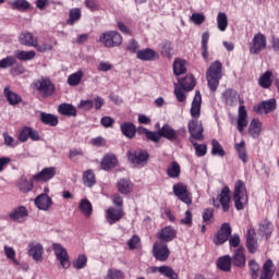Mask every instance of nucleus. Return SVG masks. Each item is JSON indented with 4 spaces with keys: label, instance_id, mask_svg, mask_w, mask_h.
<instances>
[{
    "label": "nucleus",
    "instance_id": "f257e3e1",
    "mask_svg": "<svg viewBox=\"0 0 279 279\" xmlns=\"http://www.w3.org/2000/svg\"><path fill=\"white\" fill-rule=\"evenodd\" d=\"M221 77H223V63L216 60L209 65L206 72L207 85L211 93H217Z\"/></svg>",
    "mask_w": 279,
    "mask_h": 279
},
{
    "label": "nucleus",
    "instance_id": "f03ea898",
    "mask_svg": "<svg viewBox=\"0 0 279 279\" xmlns=\"http://www.w3.org/2000/svg\"><path fill=\"white\" fill-rule=\"evenodd\" d=\"M247 187L242 180L235 182L233 192V202L236 210H243L248 202Z\"/></svg>",
    "mask_w": 279,
    "mask_h": 279
},
{
    "label": "nucleus",
    "instance_id": "7ed1b4c3",
    "mask_svg": "<svg viewBox=\"0 0 279 279\" xmlns=\"http://www.w3.org/2000/svg\"><path fill=\"white\" fill-rule=\"evenodd\" d=\"M99 43L107 47V49H113V47H121L123 45V36L117 31H107L100 34Z\"/></svg>",
    "mask_w": 279,
    "mask_h": 279
},
{
    "label": "nucleus",
    "instance_id": "20e7f679",
    "mask_svg": "<svg viewBox=\"0 0 279 279\" xmlns=\"http://www.w3.org/2000/svg\"><path fill=\"white\" fill-rule=\"evenodd\" d=\"M155 143H160V138H166L170 143L180 141V131H175L169 124H163L162 128L155 133Z\"/></svg>",
    "mask_w": 279,
    "mask_h": 279
},
{
    "label": "nucleus",
    "instance_id": "39448f33",
    "mask_svg": "<svg viewBox=\"0 0 279 279\" xmlns=\"http://www.w3.org/2000/svg\"><path fill=\"white\" fill-rule=\"evenodd\" d=\"M126 156L129 162L136 167H145L149 160V153L145 149L129 150Z\"/></svg>",
    "mask_w": 279,
    "mask_h": 279
},
{
    "label": "nucleus",
    "instance_id": "423d86ee",
    "mask_svg": "<svg viewBox=\"0 0 279 279\" xmlns=\"http://www.w3.org/2000/svg\"><path fill=\"white\" fill-rule=\"evenodd\" d=\"M35 88L40 93L41 97H52V95H56V85L47 77L36 81Z\"/></svg>",
    "mask_w": 279,
    "mask_h": 279
},
{
    "label": "nucleus",
    "instance_id": "0eeeda50",
    "mask_svg": "<svg viewBox=\"0 0 279 279\" xmlns=\"http://www.w3.org/2000/svg\"><path fill=\"white\" fill-rule=\"evenodd\" d=\"M153 256L159 263H166V260H169V256H171L169 245L165 242L156 241L153 245Z\"/></svg>",
    "mask_w": 279,
    "mask_h": 279
},
{
    "label": "nucleus",
    "instance_id": "6e6552de",
    "mask_svg": "<svg viewBox=\"0 0 279 279\" xmlns=\"http://www.w3.org/2000/svg\"><path fill=\"white\" fill-rule=\"evenodd\" d=\"M187 130L190 133V143H193V141H204V125L202 124V121L190 120Z\"/></svg>",
    "mask_w": 279,
    "mask_h": 279
},
{
    "label": "nucleus",
    "instance_id": "1a4fd4ad",
    "mask_svg": "<svg viewBox=\"0 0 279 279\" xmlns=\"http://www.w3.org/2000/svg\"><path fill=\"white\" fill-rule=\"evenodd\" d=\"M264 49H267V37L263 33H257L250 43V53L258 56Z\"/></svg>",
    "mask_w": 279,
    "mask_h": 279
},
{
    "label": "nucleus",
    "instance_id": "9d476101",
    "mask_svg": "<svg viewBox=\"0 0 279 279\" xmlns=\"http://www.w3.org/2000/svg\"><path fill=\"white\" fill-rule=\"evenodd\" d=\"M173 193L180 202H183V204H186L187 206H191L193 204V197L191 196V192H189V187L184 183H177L173 185Z\"/></svg>",
    "mask_w": 279,
    "mask_h": 279
},
{
    "label": "nucleus",
    "instance_id": "9b49d317",
    "mask_svg": "<svg viewBox=\"0 0 279 279\" xmlns=\"http://www.w3.org/2000/svg\"><path fill=\"white\" fill-rule=\"evenodd\" d=\"M52 250L61 267L63 269H69V267H71V260L69 259V253L66 252V248H64V246H62V244L60 243H53Z\"/></svg>",
    "mask_w": 279,
    "mask_h": 279
},
{
    "label": "nucleus",
    "instance_id": "f8f14e48",
    "mask_svg": "<svg viewBox=\"0 0 279 279\" xmlns=\"http://www.w3.org/2000/svg\"><path fill=\"white\" fill-rule=\"evenodd\" d=\"M230 236H232V227H230V223L225 222L214 236V243L215 245H223V243H226Z\"/></svg>",
    "mask_w": 279,
    "mask_h": 279
},
{
    "label": "nucleus",
    "instance_id": "ddd939ff",
    "mask_svg": "<svg viewBox=\"0 0 279 279\" xmlns=\"http://www.w3.org/2000/svg\"><path fill=\"white\" fill-rule=\"evenodd\" d=\"M105 217L107 219V223H109V226H112L119 222L120 219H123V217H125V211L123 210V208L109 207L106 210Z\"/></svg>",
    "mask_w": 279,
    "mask_h": 279
},
{
    "label": "nucleus",
    "instance_id": "4468645a",
    "mask_svg": "<svg viewBox=\"0 0 279 279\" xmlns=\"http://www.w3.org/2000/svg\"><path fill=\"white\" fill-rule=\"evenodd\" d=\"M27 217H29V211L25 206H19L9 214V219L16 223H24V221H27Z\"/></svg>",
    "mask_w": 279,
    "mask_h": 279
},
{
    "label": "nucleus",
    "instance_id": "2eb2a0df",
    "mask_svg": "<svg viewBox=\"0 0 279 279\" xmlns=\"http://www.w3.org/2000/svg\"><path fill=\"white\" fill-rule=\"evenodd\" d=\"M28 138H31V141H40V134L33 128L24 126L20 131L19 141L20 143H27Z\"/></svg>",
    "mask_w": 279,
    "mask_h": 279
},
{
    "label": "nucleus",
    "instance_id": "dca6fc26",
    "mask_svg": "<svg viewBox=\"0 0 279 279\" xmlns=\"http://www.w3.org/2000/svg\"><path fill=\"white\" fill-rule=\"evenodd\" d=\"M43 254H45V247L43 244L31 242L28 244V256H32L36 263H43Z\"/></svg>",
    "mask_w": 279,
    "mask_h": 279
},
{
    "label": "nucleus",
    "instance_id": "f3484780",
    "mask_svg": "<svg viewBox=\"0 0 279 279\" xmlns=\"http://www.w3.org/2000/svg\"><path fill=\"white\" fill-rule=\"evenodd\" d=\"M253 110L256 112V114H263V112L265 114H269V112H274V110H276V99L272 98L266 101H262L258 105H255Z\"/></svg>",
    "mask_w": 279,
    "mask_h": 279
},
{
    "label": "nucleus",
    "instance_id": "a211bd4d",
    "mask_svg": "<svg viewBox=\"0 0 279 279\" xmlns=\"http://www.w3.org/2000/svg\"><path fill=\"white\" fill-rule=\"evenodd\" d=\"M190 112L192 119L194 120H198L199 117H202V94L199 93V90L195 93Z\"/></svg>",
    "mask_w": 279,
    "mask_h": 279
},
{
    "label": "nucleus",
    "instance_id": "6ab92c4d",
    "mask_svg": "<svg viewBox=\"0 0 279 279\" xmlns=\"http://www.w3.org/2000/svg\"><path fill=\"white\" fill-rule=\"evenodd\" d=\"M56 167L44 168L39 173L33 177L35 182H49V180H53L56 178Z\"/></svg>",
    "mask_w": 279,
    "mask_h": 279
},
{
    "label": "nucleus",
    "instance_id": "aec40b11",
    "mask_svg": "<svg viewBox=\"0 0 279 279\" xmlns=\"http://www.w3.org/2000/svg\"><path fill=\"white\" fill-rule=\"evenodd\" d=\"M175 236H178V231L171 226L161 229L160 232L157 233V239L162 243H171Z\"/></svg>",
    "mask_w": 279,
    "mask_h": 279
},
{
    "label": "nucleus",
    "instance_id": "412c9836",
    "mask_svg": "<svg viewBox=\"0 0 279 279\" xmlns=\"http://www.w3.org/2000/svg\"><path fill=\"white\" fill-rule=\"evenodd\" d=\"M246 247L250 254H256L258 250V240H256V230H254V228L247 229Z\"/></svg>",
    "mask_w": 279,
    "mask_h": 279
},
{
    "label": "nucleus",
    "instance_id": "4be33fe9",
    "mask_svg": "<svg viewBox=\"0 0 279 279\" xmlns=\"http://www.w3.org/2000/svg\"><path fill=\"white\" fill-rule=\"evenodd\" d=\"M119 165V159H117V155L109 153L104 156L100 162V167L104 171H110V169H114Z\"/></svg>",
    "mask_w": 279,
    "mask_h": 279
},
{
    "label": "nucleus",
    "instance_id": "5701e85b",
    "mask_svg": "<svg viewBox=\"0 0 279 279\" xmlns=\"http://www.w3.org/2000/svg\"><path fill=\"white\" fill-rule=\"evenodd\" d=\"M136 58L137 60H142L143 62H154V60H158L160 56L158 54V52H156V50L146 48L137 51Z\"/></svg>",
    "mask_w": 279,
    "mask_h": 279
},
{
    "label": "nucleus",
    "instance_id": "b1692460",
    "mask_svg": "<svg viewBox=\"0 0 279 279\" xmlns=\"http://www.w3.org/2000/svg\"><path fill=\"white\" fill-rule=\"evenodd\" d=\"M35 206L39 210H49L53 206V201L49 195L43 193L35 198Z\"/></svg>",
    "mask_w": 279,
    "mask_h": 279
},
{
    "label": "nucleus",
    "instance_id": "393cba45",
    "mask_svg": "<svg viewBox=\"0 0 279 279\" xmlns=\"http://www.w3.org/2000/svg\"><path fill=\"white\" fill-rule=\"evenodd\" d=\"M120 132L125 138L132 140L136 137V124L134 122H122L120 124Z\"/></svg>",
    "mask_w": 279,
    "mask_h": 279
},
{
    "label": "nucleus",
    "instance_id": "a878e982",
    "mask_svg": "<svg viewBox=\"0 0 279 279\" xmlns=\"http://www.w3.org/2000/svg\"><path fill=\"white\" fill-rule=\"evenodd\" d=\"M222 99L226 106H230L232 108L236 106V101H239V93L232 88H228L222 93Z\"/></svg>",
    "mask_w": 279,
    "mask_h": 279
},
{
    "label": "nucleus",
    "instance_id": "bb28decb",
    "mask_svg": "<svg viewBox=\"0 0 279 279\" xmlns=\"http://www.w3.org/2000/svg\"><path fill=\"white\" fill-rule=\"evenodd\" d=\"M20 45L24 47H36L38 37L34 36L31 32H23L19 36Z\"/></svg>",
    "mask_w": 279,
    "mask_h": 279
},
{
    "label": "nucleus",
    "instance_id": "cd10ccee",
    "mask_svg": "<svg viewBox=\"0 0 279 279\" xmlns=\"http://www.w3.org/2000/svg\"><path fill=\"white\" fill-rule=\"evenodd\" d=\"M150 271L151 274H157L158 271L159 274H161V276H166V278L169 279H178V274L175 272V270H173V268L169 266H151Z\"/></svg>",
    "mask_w": 279,
    "mask_h": 279
},
{
    "label": "nucleus",
    "instance_id": "c85d7f7f",
    "mask_svg": "<svg viewBox=\"0 0 279 279\" xmlns=\"http://www.w3.org/2000/svg\"><path fill=\"white\" fill-rule=\"evenodd\" d=\"M219 202L222 206L223 213H228L230 210V187L223 186L221 193L219 195Z\"/></svg>",
    "mask_w": 279,
    "mask_h": 279
},
{
    "label": "nucleus",
    "instance_id": "c756f323",
    "mask_svg": "<svg viewBox=\"0 0 279 279\" xmlns=\"http://www.w3.org/2000/svg\"><path fill=\"white\" fill-rule=\"evenodd\" d=\"M231 263L234 265V267H245V248L240 246L231 257Z\"/></svg>",
    "mask_w": 279,
    "mask_h": 279
},
{
    "label": "nucleus",
    "instance_id": "7c9ffc66",
    "mask_svg": "<svg viewBox=\"0 0 279 279\" xmlns=\"http://www.w3.org/2000/svg\"><path fill=\"white\" fill-rule=\"evenodd\" d=\"M247 128V110L241 105L238 111V131L243 132Z\"/></svg>",
    "mask_w": 279,
    "mask_h": 279
},
{
    "label": "nucleus",
    "instance_id": "2f4dec72",
    "mask_svg": "<svg viewBox=\"0 0 279 279\" xmlns=\"http://www.w3.org/2000/svg\"><path fill=\"white\" fill-rule=\"evenodd\" d=\"M58 112L63 117H77V109L75 106L66 102L59 105Z\"/></svg>",
    "mask_w": 279,
    "mask_h": 279
},
{
    "label": "nucleus",
    "instance_id": "473e14b6",
    "mask_svg": "<svg viewBox=\"0 0 279 279\" xmlns=\"http://www.w3.org/2000/svg\"><path fill=\"white\" fill-rule=\"evenodd\" d=\"M262 130H263V123H260V120L253 119L248 126L250 136H252V138H258L260 136Z\"/></svg>",
    "mask_w": 279,
    "mask_h": 279
},
{
    "label": "nucleus",
    "instance_id": "72a5a7b5",
    "mask_svg": "<svg viewBox=\"0 0 279 279\" xmlns=\"http://www.w3.org/2000/svg\"><path fill=\"white\" fill-rule=\"evenodd\" d=\"M208 40H210V33L209 32L203 33L202 41H201V51H202L203 60H205V62H209Z\"/></svg>",
    "mask_w": 279,
    "mask_h": 279
},
{
    "label": "nucleus",
    "instance_id": "f704fd0d",
    "mask_svg": "<svg viewBox=\"0 0 279 279\" xmlns=\"http://www.w3.org/2000/svg\"><path fill=\"white\" fill-rule=\"evenodd\" d=\"M11 10H17V12H27L31 10L32 3L27 0H14L13 2H9Z\"/></svg>",
    "mask_w": 279,
    "mask_h": 279
},
{
    "label": "nucleus",
    "instance_id": "c9c22d12",
    "mask_svg": "<svg viewBox=\"0 0 279 279\" xmlns=\"http://www.w3.org/2000/svg\"><path fill=\"white\" fill-rule=\"evenodd\" d=\"M117 189L121 195H129V193H132V181L130 179H120L117 182Z\"/></svg>",
    "mask_w": 279,
    "mask_h": 279
},
{
    "label": "nucleus",
    "instance_id": "e433bc0d",
    "mask_svg": "<svg viewBox=\"0 0 279 279\" xmlns=\"http://www.w3.org/2000/svg\"><path fill=\"white\" fill-rule=\"evenodd\" d=\"M4 97H7V101H9L10 106H19L23 98L19 96V94L10 90V87L4 88Z\"/></svg>",
    "mask_w": 279,
    "mask_h": 279
},
{
    "label": "nucleus",
    "instance_id": "4c0bfd02",
    "mask_svg": "<svg viewBox=\"0 0 279 279\" xmlns=\"http://www.w3.org/2000/svg\"><path fill=\"white\" fill-rule=\"evenodd\" d=\"M40 121L44 125H49L50 128H56L59 123L57 116L47 112L40 113Z\"/></svg>",
    "mask_w": 279,
    "mask_h": 279
},
{
    "label": "nucleus",
    "instance_id": "58836bf2",
    "mask_svg": "<svg viewBox=\"0 0 279 279\" xmlns=\"http://www.w3.org/2000/svg\"><path fill=\"white\" fill-rule=\"evenodd\" d=\"M83 184L88 189H93V185L97 184V177H95V172L92 169L83 173Z\"/></svg>",
    "mask_w": 279,
    "mask_h": 279
},
{
    "label": "nucleus",
    "instance_id": "ea45409f",
    "mask_svg": "<svg viewBox=\"0 0 279 279\" xmlns=\"http://www.w3.org/2000/svg\"><path fill=\"white\" fill-rule=\"evenodd\" d=\"M78 210L85 217H90V215H93V204L90 201H88V198H83L78 204Z\"/></svg>",
    "mask_w": 279,
    "mask_h": 279
},
{
    "label": "nucleus",
    "instance_id": "a19ab883",
    "mask_svg": "<svg viewBox=\"0 0 279 279\" xmlns=\"http://www.w3.org/2000/svg\"><path fill=\"white\" fill-rule=\"evenodd\" d=\"M271 77H274V73L271 71H266L258 80L259 86L262 88H271V84H274Z\"/></svg>",
    "mask_w": 279,
    "mask_h": 279
},
{
    "label": "nucleus",
    "instance_id": "79ce46f5",
    "mask_svg": "<svg viewBox=\"0 0 279 279\" xmlns=\"http://www.w3.org/2000/svg\"><path fill=\"white\" fill-rule=\"evenodd\" d=\"M17 186L21 193H29L31 191H34V182L28 181L25 175L21 177Z\"/></svg>",
    "mask_w": 279,
    "mask_h": 279
},
{
    "label": "nucleus",
    "instance_id": "37998d69",
    "mask_svg": "<svg viewBox=\"0 0 279 279\" xmlns=\"http://www.w3.org/2000/svg\"><path fill=\"white\" fill-rule=\"evenodd\" d=\"M217 266L220 271H230V269H232V257H230V255L220 257L217 262Z\"/></svg>",
    "mask_w": 279,
    "mask_h": 279
},
{
    "label": "nucleus",
    "instance_id": "c03bdc74",
    "mask_svg": "<svg viewBox=\"0 0 279 279\" xmlns=\"http://www.w3.org/2000/svg\"><path fill=\"white\" fill-rule=\"evenodd\" d=\"M234 149L238 153L240 160H242L244 165H247V150L245 149V141L235 144Z\"/></svg>",
    "mask_w": 279,
    "mask_h": 279
},
{
    "label": "nucleus",
    "instance_id": "a18cd8bd",
    "mask_svg": "<svg viewBox=\"0 0 279 279\" xmlns=\"http://www.w3.org/2000/svg\"><path fill=\"white\" fill-rule=\"evenodd\" d=\"M173 73L177 76L184 75V73H186V61L182 59H175L173 62Z\"/></svg>",
    "mask_w": 279,
    "mask_h": 279
},
{
    "label": "nucleus",
    "instance_id": "49530a36",
    "mask_svg": "<svg viewBox=\"0 0 279 279\" xmlns=\"http://www.w3.org/2000/svg\"><path fill=\"white\" fill-rule=\"evenodd\" d=\"M180 88H183V90H186L187 93L193 90L195 88V78L193 76H185L184 78H181L179 81Z\"/></svg>",
    "mask_w": 279,
    "mask_h": 279
},
{
    "label": "nucleus",
    "instance_id": "de8ad7c7",
    "mask_svg": "<svg viewBox=\"0 0 279 279\" xmlns=\"http://www.w3.org/2000/svg\"><path fill=\"white\" fill-rule=\"evenodd\" d=\"M181 173H182V168H180V163H178V161H172L167 169V175H169L172 179H175V178H180Z\"/></svg>",
    "mask_w": 279,
    "mask_h": 279
},
{
    "label": "nucleus",
    "instance_id": "09e8293b",
    "mask_svg": "<svg viewBox=\"0 0 279 279\" xmlns=\"http://www.w3.org/2000/svg\"><path fill=\"white\" fill-rule=\"evenodd\" d=\"M136 134L138 136H145L146 141H151V143H156V132L147 130V128L138 126L136 129Z\"/></svg>",
    "mask_w": 279,
    "mask_h": 279
},
{
    "label": "nucleus",
    "instance_id": "8fccbe9b",
    "mask_svg": "<svg viewBox=\"0 0 279 279\" xmlns=\"http://www.w3.org/2000/svg\"><path fill=\"white\" fill-rule=\"evenodd\" d=\"M15 58L17 60H21L22 62H27V61L34 60V58H36V51H34V50H29V51L20 50L15 53Z\"/></svg>",
    "mask_w": 279,
    "mask_h": 279
},
{
    "label": "nucleus",
    "instance_id": "3c124183",
    "mask_svg": "<svg viewBox=\"0 0 279 279\" xmlns=\"http://www.w3.org/2000/svg\"><path fill=\"white\" fill-rule=\"evenodd\" d=\"M211 156H220V158H223L226 156V150L223 149V146L217 141L216 138L211 140Z\"/></svg>",
    "mask_w": 279,
    "mask_h": 279
},
{
    "label": "nucleus",
    "instance_id": "603ef678",
    "mask_svg": "<svg viewBox=\"0 0 279 279\" xmlns=\"http://www.w3.org/2000/svg\"><path fill=\"white\" fill-rule=\"evenodd\" d=\"M80 19H82V10L74 8L70 10L66 23L68 25H75Z\"/></svg>",
    "mask_w": 279,
    "mask_h": 279
},
{
    "label": "nucleus",
    "instance_id": "864d4df0",
    "mask_svg": "<svg viewBox=\"0 0 279 279\" xmlns=\"http://www.w3.org/2000/svg\"><path fill=\"white\" fill-rule=\"evenodd\" d=\"M217 27L219 32H226L228 29V15L223 12H219L217 15Z\"/></svg>",
    "mask_w": 279,
    "mask_h": 279
},
{
    "label": "nucleus",
    "instance_id": "5fc2aeb1",
    "mask_svg": "<svg viewBox=\"0 0 279 279\" xmlns=\"http://www.w3.org/2000/svg\"><path fill=\"white\" fill-rule=\"evenodd\" d=\"M192 145L195 149V155L197 158H204V156L208 154V146L206 144H198L197 142L193 141Z\"/></svg>",
    "mask_w": 279,
    "mask_h": 279
},
{
    "label": "nucleus",
    "instance_id": "6e6d98bb",
    "mask_svg": "<svg viewBox=\"0 0 279 279\" xmlns=\"http://www.w3.org/2000/svg\"><path fill=\"white\" fill-rule=\"evenodd\" d=\"M259 232H263L266 236H270L274 232V225L267 219L263 220L259 225Z\"/></svg>",
    "mask_w": 279,
    "mask_h": 279
},
{
    "label": "nucleus",
    "instance_id": "4d7b16f0",
    "mask_svg": "<svg viewBox=\"0 0 279 279\" xmlns=\"http://www.w3.org/2000/svg\"><path fill=\"white\" fill-rule=\"evenodd\" d=\"M84 76V72H82L81 70L77 71L76 73L71 74L68 77V84L70 86H77V84H80V82H82V77Z\"/></svg>",
    "mask_w": 279,
    "mask_h": 279
},
{
    "label": "nucleus",
    "instance_id": "13d9d810",
    "mask_svg": "<svg viewBox=\"0 0 279 279\" xmlns=\"http://www.w3.org/2000/svg\"><path fill=\"white\" fill-rule=\"evenodd\" d=\"M16 64V57L8 56L0 60V69H10Z\"/></svg>",
    "mask_w": 279,
    "mask_h": 279
},
{
    "label": "nucleus",
    "instance_id": "bf43d9fd",
    "mask_svg": "<svg viewBox=\"0 0 279 279\" xmlns=\"http://www.w3.org/2000/svg\"><path fill=\"white\" fill-rule=\"evenodd\" d=\"M248 267H250L251 278L257 279L258 278V272L260 271V265H258L255 259H251L248 262Z\"/></svg>",
    "mask_w": 279,
    "mask_h": 279
},
{
    "label": "nucleus",
    "instance_id": "052dcab7",
    "mask_svg": "<svg viewBox=\"0 0 279 279\" xmlns=\"http://www.w3.org/2000/svg\"><path fill=\"white\" fill-rule=\"evenodd\" d=\"M88 263V257L86 255L82 254L78 255V257L73 262L74 269H84Z\"/></svg>",
    "mask_w": 279,
    "mask_h": 279
},
{
    "label": "nucleus",
    "instance_id": "680f3d73",
    "mask_svg": "<svg viewBox=\"0 0 279 279\" xmlns=\"http://www.w3.org/2000/svg\"><path fill=\"white\" fill-rule=\"evenodd\" d=\"M213 219H215V209L206 208L203 213V221L206 226H210L213 223Z\"/></svg>",
    "mask_w": 279,
    "mask_h": 279
},
{
    "label": "nucleus",
    "instance_id": "e2e57ef3",
    "mask_svg": "<svg viewBox=\"0 0 279 279\" xmlns=\"http://www.w3.org/2000/svg\"><path fill=\"white\" fill-rule=\"evenodd\" d=\"M104 279H125V275L121 270L111 268L107 271V276Z\"/></svg>",
    "mask_w": 279,
    "mask_h": 279
},
{
    "label": "nucleus",
    "instance_id": "0e129e2a",
    "mask_svg": "<svg viewBox=\"0 0 279 279\" xmlns=\"http://www.w3.org/2000/svg\"><path fill=\"white\" fill-rule=\"evenodd\" d=\"M138 49H140L138 41H136L135 39H131L128 41L126 51H129L130 53H136V56H138V51H140Z\"/></svg>",
    "mask_w": 279,
    "mask_h": 279
},
{
    "label": "nucleus",
    "instance_id": "69168bd1",
    "mask_svg": "<svg viewBox=\"0 0 279 279\" xmlns=\"http://www.w3.org/2000/svg\"><path fill=\"white\" fill-rule=\"evenodd\" d=\"M174 95H175L178 101H180V104L186 101V94H184V88H182L180 86H175Z\"/></svg>",
    "mask_w": 279,
    "mask_h": 279
},
{
    "label": "nucleus",
    "instance_id": "338daca9",
    "mask_svg": "<svg viewBox=\"0 0 279 279\" xmlns=\"http://www.w3.org/2000/svg\"><path fill=\"white\" fill-rule=\"evenodd\" d=\"M191 21L193 22L194 25H202L204 21H206V16L202 13H194L191 16Z\"/></svg>",
    "mask_w": 279,
    "mask_h": 279
},
{
    "label": "nucleus",
    "instance_id": "774afa93",
    "mask_svg": "<svg viewBox=\"0 0 279 279\" xmlns=\"http://www.w3.org/2000/svg\"><path fill=\"white\" fill-rule=\"evenodd\" d=\"M141 243V238L138 235H133L129 242L128 246L130 250H136L138 247V244Z\"/></svg>",
    "mask_w": 279,
    "mask_h": 279
}]
</instances>
